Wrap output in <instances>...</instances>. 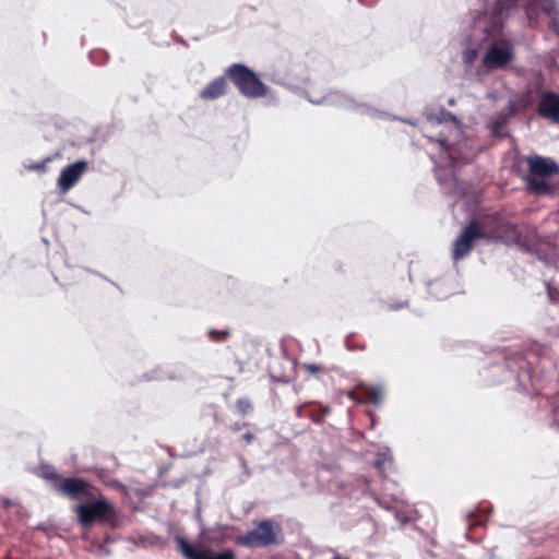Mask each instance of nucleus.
<instances>
[{"label":"nucleus","mask_w":559,"mask_h":559,"mask_svg":"<svg viewBox=\"0 0 559 559\" xmlns=\"http://www.w3.org/2000/svg\"><path fill=\"white\" fill-rule=\"evenodd\" d=\"M236 408L241 415H247L252 411V403L249 399H238L236 402Z\"/></svg>","instance_id":"obj_19"},{"label":"nucleus","mask_w":559,"mask_h":559,"mask_svg":"<svg viewBox=\"0 0 559 559\" xmlns=\"http://www.w3.org/2000/svg\"><path fill=\"white\" fill-rule=\"evenodd\" d=\"M227 76H218L212 80L199 94L200 98L204 100L216 99L226 94L228 84Z\"/></svg>","instance_id":"obj_15"},{"label":"nucleus","mask_w":559,"mask_h":559,"mask_svg":"<svg viewBox=\"0 0 559 559\" xmlns=\"http://www.w3.org/2000/svg\"><path fill=\"white\" fill-rule=\"evenodd\" d=\"M345 394L355 403L378 405L381 403L383 397V388L379 384L371 385L360 382Z\"/></svg>","instance_id":"obj_9"},{"label":"nucleus","mask_w":559,"mask_h":559,"mask_svg":"<svg viewBox=\"0 0 559 559\" xmlns=\"http://www.w3.org/2000/svg\"><path fill=\"white\" fill-rule=\"evenodd\" d=\"M43 478L50 481L53 489L68 499L86 493V479L84 478L63 477L52 467L44 469Z\"/></svg>","instance_id":"obj_7"},{"label":"nucleus","mask_w":559,"mask_h":559,"mask_svg":"<svg viewBox=\"0 0 559 559\" xmlns=\"http://www.w3.org/2000/svg\"><path fill=\"white\" fill-rule=\"evenodd\" d=\"M524 5V12L531 27L538 23V14L542 10L549 19V27L559 36L558 10L556 0H495L490 11V21L495 29L501 28L503 21L518 13Z\"/></svg>","instance_id":"obj_1"},{"label":"nucleus","mask_w":559,"mask_h":559,"mask_svg":"<svg viewBox=\"0 0 559 559\" xmlns=\"http://www.w3.org/2000/svg\"><path fill=\"white\" fill-rule=\"evenodd\" d=\"M503 228L504 230L510 234L512 236V238L514 239L515 242H519V231H518V226L515 224H511V223H508V224H504L503 225Z\"/></svg>","instance_id":"obj_21"},{"label":"nucleus","mask_w":559,"mask_h":559,"mask_svg":"<svg viewBox=\"0 0 559 559\" xmlns=\"http://www.w3.org/2000/svg\"><path fill=\"white\" fill-rule=\"evenodd\" d=\"M548 295H549L550 299L554 300L555 292H552V289L549 286H548Z\"/></svg>","instance_id":"obj_27"},{"label":"nucleus","mask_w":559,"mask_h":559,"mask_svg":"<svg viewBox=\"0 0 559 559\" xmlns=\"http://www.w3.org/2000/svg\"><path fill=\"white\" fill-rule=\"evenodd\" d=\"M301 369L312 376L326 372V368L321 364H302Z\"/></svg>","instance_id":"obj_18"},{"label":"nucleus","mask_w":559,"mask_h":559,"mask_svg":"<svg viewBox=\"0 0 559 559\" xmlns=\"http://www.w3.org/2000/svg\"><path fill=\"white\" fill-rule=\"evenodd\" d=\"M87 169L88 163L86 160H78L66 166L58 178L60 191L64 193L72 189Z\"/></svg>","instance_id":"obj_11"},{"label":"nucleus","mask_w":559,"mask_h":559,"mask_svg":"<svg viewBox=\"0 0 559 559\" xmlns=\"http://www.w3.org/2000/svg\"><path fill=\"white\" fill-rule=\"evenodd\" d=\"M282 539L281 526L273 521L264 520L259 522L252 531L239 536L237 544L250 548L269 547L281 544Z\"/></svg>","instance_id":"obj_6"},{"label":"nucleus","mask_w":559,"mask_h":559,"mask_svg":"<svg viewBox=\"0 0 559 559\" xmlns=\"http://www.w3.org/2000/svg\"><path fill=\"white\" fill-rule=\"evenodd\" d=\"M468 526L474 527L480 524V521L478 520V515L474 512L468 514Z\"/></svg>","instance_id":"obj_22"},{"label":"nucleus","mask_w":559,"mask_h":559,"mask_svg":"<svg viewBox=\"0 0 559 559\" xmlns=\"http://www.w3.org/2000/svg\"><path fill=\"white\" fill-rule=\"evenodd\" d=\"M536 103V97L532 87H526L525 90L518 93L514 97L510 98L507 105V109L510 110V114L514 116L519 112H523L530 108H532Z\"/></svg>","instance_id":"obj_13"},{"label":"nucleus","mask_w":559,"mask_h":559,"mask_svg":"<svg viewBox=\"0 0 559 559\" xmlns=\"http://www.w3.org/2000/svg\"><path fill=\"white\" fill-rule=\"evenodd\" d=\"M536 112L540 118L551 123H559V94L552 91L542 92Z\"/></svg>","instance_id":"obj_10"},{"label":"nucleus","mask_w":559,"mask_h":559,"mask_svg":"<svg viewBox=\"0 0 559 559\" xmlns=\"http://www.w3.org/2000/svg\"><path fill=\"white\" fill-rule=\"evenodd\" d=\"M225 74L247 98H261L267 94V86L255 72L242 63H233L226 69Z\"/></svg>","instance_id":"obj_4"},{"label":"nucleus","mask_w":559,"mask_h":559,"mask_svg":"<svg viewBox=\"0 0 559 559\" xmlns=\"http://www.w3.org/2000/svg\"><path fill=\"white\" fill-rule=\"evenodd\" d=\"M514 115L509 109L501 110L490 121L491 133L495 136H504L507 134L506 127Z\"/></svg>","instance_id":"obj_16"},{"label":"nucleus","mask_w":559,"mask_h":559,"mask_svg":"<svg viewBox=\"0 0 559 559\" xmlns=\"http://www.w3.org/2000/svg\"><path fill=\"white\" fill-rule=\"evenodd\" d=\"M247 423H234L230 425V429L233 431H240L242 428L247 427Z\"/></svg>","instance_id":"obj_23"},{"label":"nucleus","mask_w":559,"mask_h":559,"mask_svg":"<svg viewBox=\"0 0 559 559\" xmlns=\"http://www.w3.org/2000/svg\"><path fill=\"white\" fill-rule=\"evenodd\" d=\"M378 0H360V2L365 3L366 5H372Z\"/></svg>","instance_id":"obj_26"},{"label":"nucleus","mask_w":559,"mask_h":559,"mask_svg":"<svg viewBox=\"0 0 559 559\" xmlns=\"http://www.w3.org/2000/svg\"><path fill=\"white\" fill-rule=\"evenodd\" d=\"M86 493L76 498H69L73 501L86 500L85 503L76 504L74 511L79 523L84 527L92 526L95 522L111 523L117 519L116 508L102 491L92 483L86 480Z\"/></svg>","instance_id":"obj_2"},{"label":"nucleus","mask_w":559,"mask_h":559,"mask_svg":"<svg viewBox=\"0 0 559 559\" xmlns=\"http://www.w3.org/2000/svg\"><path fill=\"white\" fill-rule=\"evenodd\" d=\"M511 48L492 45L484 56L483 63L488 70L501 69L513 60Z\"/></svg>","instance_id":"obj_12"},{"label":"nucleus","mask_w":559,"mask_h":559,"mask_svg":"<svg viewBox=\"0 0 559 559\" xmlns=\"http://www.w3.org/2000/svg\"><path fill=\"white\" fill-rule=\"evenodd\" d=\"M230 336L229 330H215L209 331V337L212 342H225Z\"/></svg>","instance_id":"obj_17"},{"label":"nucleus","mask_w":559,"mask_h":559,"mask_svg":"<svg viewBox=\"0 0 559 559\" xmlns=\"http://www.w3.org/2000/svg\"><path fill=\"white\" fill-rule=\"evenodd\" d=\"M50 162H51V157H46L41 162L34 163V164L29 165L27 168L29 170L37 171V173H46L48 170L47 165Z\"/></svg>","instance_id":"obj_20"},{"label":"nucleus","mask_w":559,"mask_h":559,"mask_svg":"<svg viewBox=\"0 0 559 559\" xmlns=\"http://www.w3.org/2000/svg\"><path fill=\"white\" fill-rule=\"evenodd\" d=\"M331 409L329 406H324L319 403H306L298 405L295 408V414L298 418H310L316 424H322L325 416L330 414Z\"/></svg>","instance_id":"obj_14"},{"label":"nucleus","mask_w":559,"mask_h":559,"mask_svg":"<svg viewBox=\"0 0 559 559\" xmlns=\"http://www.w3.org/2000/svg\"><path fill=\"white\" fill-rule=\"evenodd\" d=\"M242 439L247 444H250L254 440V436L251 432H246L242 435Z\"/></svg>","instance_id":"obj_24"},{"label":"nucleus","mask_w":559,"mask_h":559,"mask_svg":"<svg viewBox=\"0 0 559 559\" xmlns=\"http://www.w3.org/2000/svg\"><path fill=\"white\" fill-rule=\"evenodd\" d=\"M272 377L278 381H282V382H288V378L285 377V376H277L275 374L273 371L271 372Z\"/></svg>","instance_id":"obj_25"},{"label":"nucleus","mask_w":559,"mask_h":559,"mask_svg":"<svg viewBox=\"0 0 559 559\" xmlns=\"http://www.w3.org/2000/svg\"><path fill=\"white\" fill-rule=\"evenodd\" d=\"M528 174L525 177L527 191L537 195H552L555 188L547 178L559 175V165L548 157L528 155L525 158Z\"/></svg>","instance_id":"obj_3"},{"label":"nucleus","mask_w":559,"mask_h":559,"mask_svg":"<svg viewBox=\"0 0 559 559\" xmlns=\"http://www.w3.org/2000/svg\"><path fill=\"white\" fill-rule=\"evenodd\" d=\"M175 540L186 559H236L235 552L230 549L213 552L209 549H198L182 536H177Z\"/></svg>","instance_id":"obj_8"},{"label":"nucleus","mask_w":559,"mask_h":559,"mask_svg":"<svg viewBox=\"0 0 559 559\" xmlns=\"http://www.w3.org/2000/svg\"><path fill=\"white\" fill-rule=\"evenodd\" d=\"M479 239L491 240L493 236L486 233L481 224L476 219H471L461 230L452 243V260L454 262L466 258L474 249Z\"/></svg>","instance_id":"obj_5"}]
</instances>
